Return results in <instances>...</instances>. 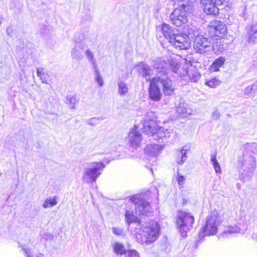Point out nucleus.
I'll return each instance as SVG.
<instances>
[{
    "label": "nucleus",
    "instance_id": "f257e3e1",
    "mask_svg": "<svg viewBox=\"0 0 257 257\" xmlns=\"http://www.w3.org/2000/svg\"><path fill=\"white\" fill-rule=\"evenodd\" d=\"M181 71L178 63L174 60L172 57L167 55L162 59V73L168 75L171 72L178 74L181 77L187 75L193 82H197L200 78V75L198 71L194 69L192 72L189 71L188 68H182Z\"/></svg>",
    "mask_w": 257,
    "mask_h": 257
},
{
    "label": "nucleus",
    "instance_id": "f03ea898",
    "mask_svg": "<svg viewBox=\"0 0 257 257\" xmlns=\"http://www.w3.org/2000/svg\"><path fill=\"white\" fill-rule=\"evenodd\" d=\"M162 33L165 38L179 50H187L190 47L191 42L188 37L183 33H174L168 24H162Z\"/></svg>",
    "mask_w": 257,
    "mask_h": 257
},
{
    "label": "nucleus",
    "instance_id": "7ed1b4c3",
    "mask_svg": "<svg viewBox=\"0 0 257 257\" xmlns=\"http://www.w3.org/2000/svg\"><path fill=\"white\" fill-rule=\"evenodd\" d=\"M140 224L139 232L136 233L137 241L142 244H150L155 241L158 236V223L154 220Z\"/></svg>",
    "mask_w": 257,
    "mask_h": 257
},
{
    "label": "nucleus",
    "instance_id": "20e7f679",
    "mask_svg": "<svg viewBox=\"0 0 257 257\" xmlns=\"http://www.w3.org/2000/svg\"><path fill=\"white\" fill-rule=\"evenodd\" d=\"M138 67L139 68V73L147 81H151L149 89L150 98L154 101H159L161 98V93L158 83L161 81L160 77L151 79L152 70L147 64L141 62Z\"/></svg>",
    "mask_w": 257,
    "mask_h": 257
},
{
    "label": "nucleus",
    "instance_id": "39448f33",
    "mask_svg": "<svg viewBox=\"0 0 257 257\" xmlns=\"http://www.w3.org/2000/svg\"><path fill=\"white\" fill-rule=\"evenodd\" d=\"M221 223L218 212L216 210L211 211L206 217L205 224L198 234V239L196 241V243H200L205 236L215 235Z\"/></svg>",
    "mask_w": 257,
    "mask_h": 257
},
{
    "label": "nucleus",
    "instance_id": "423d86ee",
    "mask_svg": "<svg viewBox=\"0 0 257 257\" xmlns=\"http://www.w3.org/2000/svg\"><path fill=\"white\" fill-rule=\"evenodd\" d=\"M160 121L158 120V118L155 112L153 111L148 112L141 121L142 125V130L145 134L151 136H156L157 138L154 139L157 140L160 139V137L156 134L158 133L160 126L159 125Z\"/></svg>",
    "mask_w": 257,
    "mask_h": 257
},
{
    "label": "nucleus",
    "instance_id": "0eeeda50",
    "mask_svg": "<svg viewBox=\"0 0 257 257\" xmlns=\"http://www.w3.org/2000/svg\"><path fill=\"white\" fill-rule=\"evenodd\" d=\"M105 168L102 162H93L84 168L82 180L87 184L92 183L96 181L97 178L101 174V172Z\"/></svg>",
    "mask_w": 257,
    "mask_h": 257
},
{
    "label": "nucleus",
    "instance_id": "6e6552de",
    "mask_svg": "<svg viewBox=\"0 0 257 257\" xmlns=\"http://www.w3.org/2000/svg\"><path fill=\"white\" fill-rule=\"evenodd\" d=\"M194 218L189 213L179 211L177 215L176 224L178 231L183 237L187 236V232L193 227Z\"/></svg>",
    "mask_w": 257,
    "mask_h": 257
},
{
    "label": "nucleus",
    "instance_id": "1a4fd4ad",
    "mask_svg": "<svg viewBox=\"0 0 257 257\" xmlns=\"http://www.w3.org/2000/svg\"><path fill=\"white\" fill-rule=\"evenodd\" d=\"M191 8L192 6L190 4L181 3L178 7L175 8L170 16L172 23L177 27L186 23L188 21L186 13Z\"/></svg>",
    "mask_w": 257,
    "mask_h": 257
},
{
    "label": "nucleus",
    "instance_id": "9d476101",
    "mask_svg": "<svg viewBox=\"0 0 257 257\" xmlns=\"http://www.w3.org/2000/svg\"><path fill=\"white\" fill-rule=\"evenodd\" d=\"M130 200L135 204L137 215L149 216L152 214V210L150 204L140 196H133L131 197Z\"/></svg>",
    "mask_w": 257,
    "mask_h": 257
},
{
    "label": "nucleus",
    "instance_id": "9b49d317",
    "mask_svg": "<svg viewBox=\"0 0 257 257\" xmlns=\"http://www.w3.org/2000/svg\"><path fill=\"white\" fill-rule=\"evenodd\" d=\"M256 167V160L252 156L243 157L238 162V168L239 172L242 174L252 173Z\"/></svg>",
    "mask_w": 257,
    "mask_h": 257
},
{
    "label": "nucleus",
    "instance_id": "f8f14e48",
    "mask_svg": "<svg viewBox=\"0 0 257 257\" xmlns=\"http://www.w3.org/2000/svg\"><path fill=\"white\" fill-rule=\"evenodd\" d=\"M193 47L197 53H205L209 51L211 47V38H205L200 35L194 39Z\"/></svg>",
    "mask_w": 257,
    "mask_h": 257
},
{
    "label": "nucleus",
    "instance_id": "ddd939ff",
    "mask_svg": "<svg viewBox=\"0 0 257 257\" xmlns=\"http://www.w3.org/2000/svg\"><path fill=\"white\" fill-rule=\"evenodd\" d=\"M208 31L211 37L216 36L222 38L226 34L227 27L224 23L215 20L210 23Z\"/></svg>",
    "mask_w": 257,
    "mask_h": 257
},
{
    "label": "nucleus",
    "instance_id": "4468645a",
    "mask_svg": "<svg viewBox=\"0 0 257 257\" xmlns=\"http://www.w3.org/2000/svg\"><path fill=\"white\" fill-rule=\"evenodd\" d=\"M128 140L130 146L131 147L137 149L140 147L141 143L143 140V137L142 134L139 132L137 125H135L130 130L128 136Z\"/></svg>",
    "mask_w": 257,
    "mask_h": 257
},
{
    "label": "nucleus",
    "instance_id": "2eb2a0df",
    "mask_svg": "<svg viewBox=\"0 0 257 257\" xmlns=\"http://www.w3.org/2000/svg\"><path fill=\"white\" fill-rule=\"evenodd\" d=\"M205 2L203 4V11L207 15H210L214 16L219 13V9L215 4L211 2H208V0H204Z\"/></svg>",
    "mask_w": 257,
    "mask_h": 257
},
{
    "label": "nucleus",
    "instance_id": "dca6fc26",
    "mask_svg": "<svg viewBox=\"0 0 257 257\" xmlns=\"http://www.w3.org/2000/svg\"><path fill=\"white\" fill-rule=\"evenodd\" d=\"M162 86L164 96H170L174 93L175 89L170 79H165L162 77Z\"/></svg>",
    "mask_w": 257,
    "mask_h": 257
},
{
    "label": "nucleus",
    "instance_id": "f3484780",
    "mask_svg": "<svg viewBox=\"0 0 257 257\" xmlns=\"http://www.w3.org/2000/svg\"><path fill=\"white\" fill-rule=\"evenodd\" d=\"M201 30L197 27L190 24L184 28L183 33L186 35L188 38L194 39L198 36L200 35Z\"/></svg>",
    "mask_w": 257,
    "mask_h": 257
},
{
    "label": "nucleus",
    "instance_id": "a211bd4d",
    "mask_svg": "<svg viewBox=\"0 0 257 257\" xmlns=\"http://www.w3.org/2000/svg\"><path fill=\"white\" fill-rule=\"evenodd\" d=\"M161 151V146L158 144H149L146 146L144 149L145 153L154 157H156L159 154Z\"/></svg>",
    "mask_w": 257,
    "mask_h": 257
},
{
    "label": "nucleus",
    "instance_id": "6ab92c4d",
    "mask_svg": "<svg viewBox=\"0 0 257 257\" xmlns=\"http://www.w3.org/2000/svg\"><path fill=\"white\" fill-rule=\"evenodd\" d=\"M82 49L80 43H76V46L72 49L71 51V56L73 59H76L77 61H80L82 59L83 57Z\"/></svg>",
    "mask_w": 257,
    "mask_h": 257
},
{
    "label": "nucleus",
    "instance_id": "aec40b11",
    "mask_svg": "<svg viewBox=\"0 0 257 257\" xmlns=\"http://www.w3.org/2000/svg\"><path fill=\"white\" fill-rule=\"evenodd\" d=\"M176 111L183 117H186L187 115L190 114L191 113V109L187 108V105L185 103H180L176 107Z\"/></svg>",
    "mask_w": 257,
    "mask_h": 257
},
{
    "label": "nucleus",
    "instance_id": "412c9836",
    "mask_svg": "<svg viewBox=\"0 0 257 257\" xmlns=\"http://www.w3.org/2000/svg\"><path fill=\"white\" fill-rule=\"evenodd\" d=\"M115 253L119 255L125 254L127 250H125L123 244L119 242H115L111 244Z\"/></svg>",
    "mask_w": 257,
    "mask_h": 257
},
{
    "label": "nucleus",
    "instance_id": "4be33fe9",
    "mask_svg": "<svg viewBox=\"0 0 257 257\" xmlns=\"http://www.w3.org/2000/svg\"><path fill=\"white\" fill-rule=\"evenodd\" d=\"M240 231V228L236 225L233 226H229L226 229L222 234L218 236V238L228 237V234H230L234 233H238Z\"/></svg>",
    "mask_w": 257,
    "mask_h": 257
},
{
    "label": "nucleus",
    "instance_id": "5701e85b",
    "mask_svg": "<svg viewBox=\"0 0 257 257\" xmlns=\"http://www.w3.org/2000/svg\"><path fill=\"white\" fill-rule=\"evenodd\" d=\"M187 150H184V147L180 150L177 151L176 162L179 165H182L187 160L186 152Z\"/></svg>",
    "mask_w": 257,
    "mask_h": 257
},
{
    "label": "nucleus",
    "instance_id": "b1692460",
    "mask_svg": "<svg viewBox=\"0 0 257 257\" xmlns=\"http://www.w3.org/2000/svg\"><path fill=\"white\" fill-rule=\"evenodd\" d=\"M118 93L121 96L125 95L128 91L127 84L123 81H119L117 82Z\"/></svg>",
    "mask_w": 257,
    "mask_h": 257
},
{
    "label": "nucleus",
    "instance_id": "393cba45",
    "mask_svg": "<svg viewBox=\"0 0 257 257\" xmlns=\"http://www.w3.org/2000/svg\"><path fill=\"white\" fill-rule=\"evenodd\" d=\"M248 41L250 43H257V26H253L251 27L248 33Z\"/></svg>",
    "mask_w": 257,
    "mask_h": 257
},
{
    "label": "nucleus",
    "instance_id": "a878e982",
    "mask_svg": "<svg viewBox=\"0 0 257 257\" xmlns=\"http://www.w3.org/2000/svg\"><path fill=\"white\" fill-rule=\"evenodd\" d=\"M79 98L74 94H69L66 96V103L71 109H75V104L78 102Z\"/></svg>",
    "mask_w": 257,
    "mask_h": 257
},
{
    "label": "nucleus",
    "instance_id": "bb28decb",
    "mask_svg": "<svg viewBox=\"0 0 257 257\" xmlns=\"http://www.w3.org/2000/svg\"><path fill=\"white\" fill-rule=\"evenodd\" d=\"M225 62L224 58L220 57L216 59L211 65V69L213 71H217Z\"/></svg>",
    "mask_w": 257,
    "mask_h": 257
},
{
    "label": "nucleus",
    "instance_id": "cd10ccee",
    "mask_svg": "<svg viewBox=\"0 0 257 257\" xmlns=\"http://www.w3.org/2000/svg\"><path fill=\"white\" fill-rule=\"evenodd\" d=\"M172 248L171 245L166 236L162 238V250H163L167 254L168 253Z\"/></svg>",
    "mask_w": 257,
    "mask_h": 257
},
{
    "label": "nucleus",
    "instance_id": "c85d7f7f",
    "mask_svg": "<svg viewBox=\"0 0 257 257\" xmlns=\"http://www.w3.org/2000/svg\"><path fill=\"white\" fill-rule=\"evenodd\" d=\"M125 218L128 224H130L132 222H137L138 221V218L137 217L134 213L129 210H126L125 213Z\"/></svg>",
    "mask_w": 257,
    "mask_h": 257
},
{
    "label": "nucleus",
    "instance_id": "c756f323",
    "mask_svg": "<svg viewBox=\"0 0 257 257\" xmlns=\"http://www.w3.org/2000/svg\"><path fill=\"white\" fill-rule=\"evenodd\" d=\"M221 82V81L219 79H217L216 78H212L210 80H206L205 84L210 88H215L216 87L219 86Z\"/></svg>",
    "mask_w": 257,
    "mask_h": 257
},
{
    "label": "nucleus",
    "instance_id": "7c9ffc66",
    "mask_svg": "<svg viewBox=\"0 0 257 257\" xmlns=\"http://www.w3.org/2000/svg\"><path fill=\"white\" fill-rule=\"evenodd\" d=\"M57 202L56 201V197L49 198L47 199L43 203L42 206L44 208H48L56 205Z\"/></svg>",
    "mask_w": 257,
    "mask_h": 257
},
{
    "label": "nucleus",
    "instance_id": "2f4dec72",
    "mask_svg": "<svg viewBox=\"0 0 257 257\" xmlns=\"http://www.w3.org/2000/svg\"><path fill=\"white\" fill-rule=\"evenodd\" d=\"M211 161L213 165V167L216 173H220L221 170L220 165L216 159V154L211 155Z\"/></svg>",
    "mask_w": 257,
    "mask_h": 257
},
{
    "label": "nucleus",
    "instance_id": "473e14b6",
    "mask_svg": "<svg viewBox=\"0 0 257 257\" xmlns=\"http://www.w3.org/2000/svg\"><path fill=\"white\" fill-rule=\"evenodd\" d=\"M257 91V81L255 82L251 85L248 86L244 89V94L246 95L254 93Z\"/></svg>",
    "mask_w": 257,
    "mask_h": 257
},
{
    "label": "nucleus",
    "instance_id": "72a5a7b5",
    "mask_svg": "<svg viewBox=\"0 0 257 257\" xmlns=\"http://www.w3.org/2000/svg\"><path fill=\"white\" fill-rule=\"evenodd\" d=\"M37 76L41 80L42 82L47 83L45 74L43 72V69L42 68H37Z\"/></svg>",
    "mask_w": 257,
    "mask_h": 257
},
{
    "label": "nucleus",
    "instance_id": "f704fd0d",
    "mask_svg": "<svg viewBox=\"0 0 257 257\" xmlns=\"http://www.w3.org/2000/svg\"><path fill=\"white\" fill-rule=\"evenodd\" d=\"M102 120L101 117H94L89 119L87 120V123L92 126H95L98 124L100 120Z\"/></svg>",
    "mask_w": 257,
    "mask_h": 257
},
{
    "label": "nucleus",
    "instance_id": "c9c22d12",
    "mask_svg": "<svg viewBox=\"0 0 257 257\" xmlns=\"http://www.w3.org/2000/svg\"><path fill=\"white\" fill-rule=\"evenodd\" d=\"M95 75V81L97 83L100 87H102L103 85V80L102 77L100 73V72L94 73Z\"/></svg>",
    "mask_w": 257,
    "mask_h": 257
},
{
    "label": "nucleus",
    "instance_id": "e433bc0d",
    "mask_svg": "<svg viewBox=\"0 0 257 257\" xmlns=\"http://www.w3.org/2000/svg\"><path fill=\"white\" fill-rule=\"evenodd\" d=\"M125 257H140L138 252L135 250H128L125 252Z\"/></svg>",
    "mask_w": 257,
    "mask_h": 257
},
{
    "label": "nucleus",
    "instance_id": "4c0bfd02",
    "mask_svg": "<svg viewBox=\"0 0 257 257\" xmlns=\"http://www.w3.org/2000/svg\"><path fill=\"white\" fill-rule=\"evenodd\" d=\"M185 181V178L183 176L179 175L178 176V184L180 188H183V184Z\"/></svg>",
    "mask_w": 257,
    "mask_h": 257
},
{
    "label": "nucleus",
    "instance_id": "58836bf2",
    "mask_svg": "<svg viewBox=\"0 0 257 257\" xmlns=\"http://www.w3.org/2000/svg\"><path fill=\"white\" fill-rule=\"evenodd\" d=\"M112 232L117 235H120L123 233V230L119 227H113L112 228Z\"/></svg>",
    "mask_w": 257,
    "mask_h": 257
},
{
    "label": "nucleus",
    "instance_id": "ea45409f",
    "mask_svg": "<svg viewBox=\"0 0 257 257\" xmlns=\"http://www.w3.org/2000/svg\"><path fill=\"white\" fill-rule=\"evenodd\" d=\"M85 55H86L89 62L94 60L93 55L91 53L90 50H89L88 49L85 52Z\"/></svg>",
    "mask_w": 257,
    "mask_h": 257
},
{
    "label": "nucleus",
    "instance_id": "a19ab883",
    "mask_svg": "<svg viewBox=\"0 0 257 257\" xmlns=\"http://www.w3.org/2000/svg\"><path fill=\"white\" fill-rule=\"evenodd\" d=\"M153 66L155 68L159 69L161 67V59L160 58L153 60Z\"/></svg>",
    "mask_w": 257,
    "mask_h": 257
},
{
    "label": "nucleus",
    "instance_id": "79ce46f5",
    "mask_svg": "<svg viewBox=\"0 0 257 257\" xmlns=\"http://www.w3.org/2000/svg\"><path fill=\"white\" fill-rule=\"evenodd\" d=\"M22 249L24 251V252L25 253V255L27 257H32L33 254L32 252L29 248H26L25 245H23L22 246Z\"/></svg>",
    "mask_w": 257,
    "mask_h": 257
},
{
    "label": "nucleus",
    "instance_id": "37998d69",
    "mask_svg": "<svg viewBox=\"0 0 257 257\" xmlns=\"http://www.w3.org/2000/svg\"><path fill=\"white\" fill-rule=\"evenodd\" d=\"M171 132L168 130H165V131H162V139L163 138L167 139L169 138Z\"/></svg>",
    "mask_w": 257,
    "mask_h": 257
},
{
    "label": "nucleus",
    "instance_id": "c03bdc74",
    "mask_svg": "<svg viewBox=\"0 0 257 257\" xmlns=\"http://www.w3.org/2000/svg\"><path fill=\"white\" fill-rule=\"evenodd\" d=\"M90 63H91V65L93 67V68L94 71V73L99 72V71L98 69L97 68V66L96 61L95 60H93V61L90 62Z\"/></svg>",
    "mask_w": 257,
    "mask_h": 257
},
{
    "label": "nucleus",
    "instance_id": "a18cd8bd",
    "mask_svg": "<svg viewBox=\"0 0 257 257\" xmlns=\"http://www.w3.org/2000/svg\"><path fill=\"white\" fill-rule=\"evenodd\" d=\"M225 0H208V2H211L215 4L216 6H221Z\"/></svg>",
    "mask_w": 257,
    "mask_h": 257
},
{
    "label": "nucleus",
    "instance_id": "49530a36",
    "mask_svg": "<svg viewBox=\"0 0 257 257\" xmlns=\"http://www.w3.org/2000/svg\"><path fill=\"white\" fill-rule=\"evenodd\" d=\"M220 116V113L218 111H215L213 112L212 114V117L213 119H218Z\"/></svg>",
    "mask_w": 257,
    "mask_h": 257
},
{
    "label": "nucleus",
    "instance_id": "de8ad7c7",
    "mask_svg": "<svg viewBox=\"0 0 257 257\" xmlns=\"http://www.w3.org/2000/svg\"><path fill=\"white\" fill-rule=\"evenodd\" d=\"M156 31H157V34H156V37L157 39L159 40L160 38H161V36L159 34V32L161 31V27L159 26H156Z\"/></svg>",
    "mask_w": 257,
    "mask_h": 257
},
{
    "label": "nucleus",
    "instance_id": "09e8293b",
    "mask_svg": "<svg viewBox=\"0 0 257 257\" xmlns=\"http://www.w3.org/2000/svg\"><path fill=\"white\" fill-rule=\"evenodd\" d=\"M184 63L186 64H190V65H192L191 61L190 60H188L187 59H184Z\"/></svg>",
    "mask_w": 257,
    "mask_h": 257
},
{
    "label": "nucleus",
    "instance_id": "8fccbe9b",
    "mask_svg": "<svg viewBox=\"0 0 257 257\" xmlns=\"http://www.w3.org/2000/svg\"><path fill=\"white\" fill-rule=\"evenodd\" d=\"M190 4H193L197 1V0H187Z\"/></svg>",
    "mask_w": 257,
    "mask_h": 257
},
{
    "label": "nucleus",
    "instance_id": "3c124183",
    "mask_svg": "<svg viewBox=\"0 0 257 257\" xmlns=\"http://www.w3.org/2000/svg\"><path fill=\"white\" fill-rule=\"evenodd\" d=\"M169 101V99L168 98H167V99H165V104H167L168 102Z\"/></svg>",
    "mask_w": 257,
    "mask_h": 257
},
{
    "label": "nucleus",
    "instance_id": "603ef678",
    "mask_svg": "<svg viewBox=\"0 0 257 257\" xmlns=\"http://www.w3.org/2000/svg\"><path fill=\"white\" fill-rule=\"evenodd\" d=\"M215 46L214 45L212 46V48L214 49Z\"/></svg>",
    "mask_w": 257,
    "mask_h": 257
},
{
    "label": "nucleus",
    "instance_id": "864d4df0",
    "mask_svg": "<svg viewBox=\"0 0 257 257\" xmlns=\"http://www.w3.org/2000/svg\"><path fill=\"white\" fill-rule=\"evenodd\" d=\"M151 171H152V174H153L154 173H153V171L152 169H151Z\"/></svg>",
    "mask_w": 257,
    "mask_h": 257
}]
</instances>
